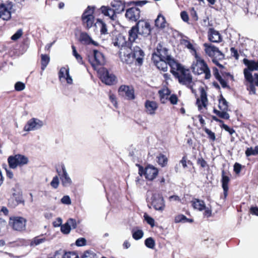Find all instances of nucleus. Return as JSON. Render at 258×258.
Returning a JSON list of instances; mask_svg holds the SVG:
<instances>
[{
  "instance_id": "obj_1",
  "label": "nucleus",
  "mask_w": 258,
  "mask_h": 258,
  "mask_svg": "<svg viewBox=\"0 0 258 258\" xmlns=\"http://www.w3.org/2000/svg\"><path fill=\"white\" fill-rule=\"evenodd\" d=\"M145 57L144 51L137 45L129 46L124 53L120 56L122 62L127 64H132L134 62L136 65L141 66L142 64Z\"/></svg>"
},
{
  "instance_id": "obj_2",
  "label": "nucleus",
  "mask_w": 258,
  "mask_h": 258,
  "mask_svg": "<svg viewBox=\"0 0 258 258\" xmlns=\"http://www.w3.org/2000/svg\"><path fill=\"white\" fill-rule=\"evenodd\" d=\"M195 58L196 62H194L191 66L192 72L195 75L200 76L201 79H209L211 74L207 64L197 53H196Z\"/></svg>"
},
{
  "instance_id": "obj_3",
  "label": "nucleus",
  "mask_w": 258,
  "mask_h": 258,
  "mask_svg": "<svg viewBox=\"0 0 258 258\" xmlns=\"http://www.w3.org/2000/svg\"><path fill=\"white\" fill-rule=\"evenodd\" d=\"M136 166L139 168V174L141 176L144 175L145 178L148 180L153 181L158 175V168L152 165L149 164L145 168L139 164H137Z\"/></svg>"
},
{
  "instance_id": "obj_4",
  "label": "nucleus",
  "mask_w": 258,
  "mask_h": 258,
  "mask_svg": "<svg viewBox=\"0 0 258 258\" xmlns=\"http://www.w3.org/2000/svg\"><path fill=\"white\" fill-rule=\"evenodd\" d=\"M29 162V159L26 156L17 154L10 156L8 158L9 166L11 169H16L17 167H22Z\"/></svg>"
},
{
  "instance_id": "obj_5",
  "label": "nucleus",
  "mask_w": 258,
  "mask_h": 258,
  "mask_svg": "<svg viewBox=\"0 0 258 258\" xmlns=\"http://www.w3.org/2000/svg\"><path fill=\"white\" fill-rule=\"evenodd\" d=\"M88 59L94 69L97 70L98 66H103L105 59L103 54L100 51L94 49L92 52L88 55Z\"/></svg>"
},
{
  "instance_id": "obj_6",
  "label": "nucleus",
  "mask_w": 258,
  "mask_h": 258,
  "mask_svg": "<svg viewBox=\"0 0 258 258\" xmlns=\"http://www.w3.org/2000/svg\"><path fill=\"white\" fill-rule=\"evenodd\" d=\"M228 103L225 98L222 95H220L219 99L218 107L221 110H218L216 108L213 109V112L221 118L228 120L230 118L229 114L227 113L228 111Z\"/></svg>"
},
{
  "instance_id": "obj_7",
  "label": "nucleus",
  "mask_w": 258,
  "mask_h": 258,
  "mask_svg": "<svg viewBox=\"0 0 258 258\" xmlns=\"http://www.w3.org/2000/svg\"><path fill=\"white\" fill-rule=\"evenodd\" d=\"M27 220L21 216H12L10 218L9 225L15 231L22 232L26 229Z\"/></svg>"
},
{
  "instance_id": "obj_8",
  "label": "nucleus",
  "mask_w": 258,
  "mask_h": 258,
  "mask_svg": "<svg viewBox=\"0 0 258 258\" xmlns=\"http://www.w3.org/2000/svg\"><path fill=\"white\" fill-rule=\"evenodd\" d=\"M94 8L88 6L82 15V20L84 26L87 29L91 28L94 23L93 13Z\"/></svg>"
},
{
  "instance_id": "obj_9",
  "label": "nucleus",
  "mask_w": 258,
  "mask_h": 258,
  "mask_svg": "<svg viewBox=\"0 0 258 258\" xmlns=\"http://www.w3.org/2000/svg\"><path fill=\"white\" fill-rule=\"evenodd\" d=\"M127 41L125 36L121 34H118L112 39V43L113 45L120 49V57L127 49L129 48V45H127Z\"/></svg>"
},
{
  "instance_id": "obj_10",
  "label": "nucleus",
  "mask_w": 258,
  "mask_h": 258,
  "mask_svg": "<svg viewBox=\"0 0 258 258\" xmlns=\"http://www.w3.org/2000/svg\"><path fill=\"white\" fill-rule=\"evenodd\" d=\"M56 171L59 176L62 185L63 186H68L71 185L72 181L67 173L64 164L61 163L56 167Z\"/></svg>"
},
{
  "instance_id": "obj_11",
  "label": "nucleus",
  "mask_w": 258,
  "mask_h": 258,
  "mask_svg": "<svg viewBox=\"0 0 258 258\" xmlns=\"http://www.w3.org/2000/svg\"><path fill=\"white\" fill-rule=\"evenodd\" d=\"M230 174L226 172L224 170L222 171L221 183L222 187L223 189V193L221 195L220 198L225 201L228 195L229 184L230 181V178L229 176Z\"/></svg>"
},
{
  "instance_id": "obj_12",
  "label": "nucleus",
  "mask_w": 258,
  "mask_h": 258,
  "mask_svg": "<svg viewBox=\"0 0 258 258\" xmlns=\"http://www.w3.org/2000/svg\"><path fill=\"white\" fill-rule=\"evenodd\" d=\"M168 50L163 47V46L159 43L156 48V51L153 53L152 56H157L156 59H166L169 60L171 56L168 53Z\"/></svg>"
},
{
  "instance_id": "obj_13",
  "label": "nucleus",
  "mask_w": 258,
  "mask_h": 258,
  "mask_svg": "<svg viewBox=\"0 0 258 258\" xmlns=\"http://www.w3.org/2000/svg\"><path fill=\"white\" fill-rule=\"evenodd\" d=\"M152 199L151 204L156 210L162 211L164 210L165 205L162 196L160 195H154Z\"/></svg>"
},
{
  "instance_id": "obj_14",
  "label": "nucleus",
  "mask_w": 258,
  "mask_h": 258,
  "mask_svg": "<svg viewBox=\"0 0 258 258\" xmlns=\"http://www.w3.org/2000/svg\"><path fill=\"white\" fill-rule=\"evenodd\" d=\"M42 125L43 122L42 121L35 118H32L27 121L23 130L24 131L29 132L38 130Z\"/></svg>"
},
{
  "instance_id": "obj_15",
  "label": "nucleus",
  "mask_w": 258,
  "mask_h": 258,
  "mask_svg": "<svg viewBox=\"0 0 258 258\" xmlns=\"http://www.w3.org/2000/svg\"><path fill=\"white\" fill-rule=\"evenodd\" d=\"M24 204V200L23 199L22 195L19 193L13 194L8 199V206L12 208H15L18 205Z\"/></svg>"
},
{
  "instance_id": "obj_16",
  "label": "nucleus",
  "mask_w": 258,
  "mask_h": 258,
  "mask_svg": "<svg viewBox=\"0 0 258 258\" xmlns=\"http://www.w3.org/2000/svg\"><path fill=\"white\" fill-rule=\"evenodd\" d=\"M118 92L121 95H125L128 100H133L135 98L134 90L132 87L121 85L118 89Z\"/></svg>"
},
{
  "instance_id": "obj_17",
  "label": "nucleus",
  "mask_w": 258,
  "mask_h": 258,
  "mask_svg": "<svg viewBox=\"0 0 258 258\" xmlns=\"http://www.w3.org/2000/svg\"><path fill=\"white\" fill-rule=\"evenodd\" d=\"M98 75L101 81H115L116 76L104 68H101L98 71Z\"/></svg>"
},
{
  "instance_id": "obj_18",
  "label": "nucleus",
  "mask_w": 258,
  "mask_h": 258,
  "mask_svg": "<svg viewBox=\"0 0 258 258\" xmlns=\"http://www.w3.org/2000/svg\"><path fill=\"white\" fill-rule=\"evenodd\" d=\"M125 17L131 21L136 22L140 18V10L136 7L128 9L126 11Z\"/></svg>"
},
{
  "instance_id": "obj_19",
  "label": "nucleus",
  "mask_w": 258,
  "mask_h": 258,
  "mask_svg": "<svg viewBox=\"0 0 258 258\" xmlns=\"http://www.w3.org/2000/svg\"><path fill=\"white\" fill-rule=\"evenodd\" d=\"M168 66L170 67L171 73L175 77H179V72L183 68L182 66L176 62L172 57L167 60Z\"/></svg>"
},
{
  "instance_id": "obj_20",
  "label": "nucleus",
  "mask_w": 258,
  "mask_h": 258,
  "mask_svg": "<svg viewBox=\"0 0 258 258\" xmlns=\"http://www.w3.org/2000/svg\"><path fill=\"white\" fill-rule=\"evenodd\" d=\"M208 37L209 40L213 43H219L222 41V37L219 32L213 28L209 29Z\"/></svg>"
},
{
  "instance_id": "obj_21",
  "label": "nucleus",
  "mask_w": 258,
  "mask_h": 258,
  "mask_svg": "<svg viewBox=\"0 0 258 258\" xmlns=\"http://www.w3.org/2000/svg\"><path fill=\"white\" fill-rule=\"evenodd\" d=\"M139 31V34L144 36L150 35L151 32L150 25L149 23L144 21H139L136 24Z\"/></svg>"
},
{
  "instance_id": "obj_22",
  "label": "nucleus",
  "mask_w": 258,
  "mask_h": 258,
  "mask_svg": "<svg viewBox=\"0 0 258 258\" xmlns=\"http://www.w3.org/2000/svg\"><path fill=\"white\" fill-rule=\"evenodd\" d=\"M200 93V99L199 98L197 99V104L199 109H201L202 106L206 108L208 104V98L207 93L203 87H201Z\"/></svg>"
},
{
  "instance_id": "obj_23",
  "label": "nucleus",
  "mask_w": 258,
  "mask_h": 258,
  "mask_svg": "<svg viewBox=\"0 0 258 258\" xmlns=\"http://www.w3.org/2000/svg\"><path fill=\"white\" fill-rule=\"evenodd\" d=\"M139 30L137 25L133 26L128 31V37L127 41V45L129 46L133 45L134 43L138 38V35L139 34Z\"/></svg>"
},
{
  "instance_id": "obj_24",
  "label": "nucleus",
  "mask_w": 258,
  "mask_h": 258,
  "mask_svg": "<svg viewBox=\"0 0 258 258\" xmlns=\"http://www.w3.org/2000/svg\"><path fill=\"white\" fill-rule=\"evenodd\" d=\"M157 56H152V59L157 68L163 72L167 70L168 63L166 59H156Z\"/></svg>"
},
{
  "instance_id": "obj_25",
  "label": "nucleus",
  "mask_w": 258,
  "mask_h": 258,
  "mask_svg": "<svg viewBox=\"0 0 258 258\" xmlns=\"http://www.w3.org/2000/svg\"><path fill=\"white\" fill-rule=\"evenodd\" d=\"M145 107L148 114L153 115L155 113L158 105L155 101L147 100L145 103Z\"/></svg>"
},
{
  "instance_id": "obj_26",
  "label": "nucleus",
  "mask_w": 258,
  "mask_h": 258,
  "mask_svg": "<svg viewBox=\"0 0 258 258\" xmlns=\"http://www.w3.org/2000/svg\"><path fill=\"white\" fill-rule=\"evenodd\" d=\"M80 41L83 44L89 45L92 44L97 46L98 43L92 40L91 37L86 32H82L80 36Z\"/></svg>"
},
{
  "instance_id": "obj_27",
  "label": "nucleus",
  "mask_w": 258,
  "mask_h": 258,
  "mask_svg": "<svg viewBox=\"0 0 258 258\" xmlns=\"http://www.w3.org/2000/svg\"><path fill=\"white\" fill-rule=\"evenodd\" d=\"M191 206L194 209L199 211H203L206 209V204L204 201L197 198H194L191 201Z\"/></svg>"
},
{
  "instance_id": "obj_28",
  "label": "nucleus",
  "mask_w": 258,
  "mask_h": 258,
  "mask_svg": "<svg viewBox=\"0 0 258 258\" xmlns=\"http://www.w3.org/2000/svg\"><path fill=\"white\" fill-rule=\"evenodd\" d=\"M179 77H175L178 81H192V76L190 71L183 68L179 72Z\"/></svg>"
},
{
  "instance_id": "obj_29",
  "label": "nucleus",
  "mask_w": 258,
  "mask_h": 258,
  "mask_svg": "<svg viewBox=\"0 0 258 258\" xmlns=\"http://www.w3.org/2000/svg\"><path fill=\"white\" fill-rule=\"evenodd\" d=\"M111 7L114 9L116 13L119 14L124 11V3L119 0H114L111 3Z\"/></svg>"
},
{
  "instance_id": "obj_30",
  "label": "nucleus",
  "mask_w": 258,
  "mask_h": 258,
  "mask_svg": "<svg viewBox=\"0 0 258 258\" xmlns=\"http://www.w3.org/2000/svg\"><path fill=\"white\" fill-rule=\"evenodd\" d=\"M204 46L205 48V50L206 54L210 57H213L218 48L214 45L206 43L204 44Z\"/></svg>"
},
{
  "instance_id": "obj_31",
  "label": "nucleus",
  "mask_w": 258,
  "mask_h": 258,
  "mask_svg": "<svg viewBox=\"0 0 258 258\" xmlns=\"http://www.w3.org/2000/svg\"><path fill=\"white\" fill-rule=\"evenodd\" d=\"M102 13L105 16H108L112 20L114 19L115 14L116 13L113 8L108 7L102 6L101 8Z\"/></svg>"
},
{
  "instance_id": "obj_32",
  "label": "nucleus",
  "mask_w": 258,
  "mask_h": 258,
  "mask_svg": "<svg viewBox=\"0 0 258 258\" xmlns=\"http://www.w3.org/2000/svg\"><path fill=\"white\" fill-rule=\"evenodd\" d=\"M59 80L63 78L66 81H73L72 77L69 74V69L66 67L61 68L58 73Z\"/></svg>"
},
{
  "instance_id": "obj_33",
  "label": "nucleus",
  "mask_w": 258,
  "mask_h": 258,
  "mask_svg": "<svg viewBox=\"0 0 258 258\" xmlns=\"http://www.w3.org/2000/svg\"><path fill=\"white\" fill-rule=\"evenodd\" d=\"M243 61L244 64L247 66V69L251 71L258 70V60L255 61L254 60L244 58Z\"/></svg>"
},
{
  "instance_id": "obj_34",
  "label": "nucleus",
  "mask_w": 258,
  "mask_h": 258,
  "mask_svg": "<svg viewBox=\"0 0 258 258\" xmlns=\"http://www.w3.org/2000/svg\"><path fill=\"white\" fill-rule=\"evenodd\" d=\"M212 118L213 120H215L216 122L222 123V125H221V127L224 128L226 131L228 132L230 134V135H231L233 133H235V130L233 128H231L227 124H224L223 121L218 118L217 116L213 115L212 116Z\"/></svg>"
},
{
  "instance_id": "obj_35",
  "label": "nucleus",
  "mask_w": 258,
  "mask_h": 258,
  "mask_svg": "<svg viewBox=\"0 0 258 258\" xmlns=\"http://www.w3.org/2000/svg\"><path fill=\"white\" fill-rule=\"evenodd\" d=\"M170 91L169 89H163L158 91L160 96V100L161 103H165L167 99L168 96L170 94Z\"/></svg>"
},
{
  "instance_id": "obj_36",
  "label": "nucleus",
  "mask_w": 258,
  "mask_h": 258,
  "mask_svg": "<svg viewBox=\"0 0 258 258\" xmlns=\"http://www.w3.org/2000/svg\"><path fill=\"white\" fill-rule=\"evenodd\" d=\"M156 27L160 28H164L166 27V20L165 17L161 14H159L155 21Z\"/></svg>"
},
{
  "instance_id": "obj_37",
  "label": "nucleus",
  "mask_w": 258,
  "mask_h": 258,
  "mask_svg": "<svg viewBox=\"0 0 258 258\" xmlns=\"http://www.w3.org/2000/svg\"><path fill=\"white\" fill-rule=\"evenodd\" d=\"M156 158L157 163L162 167H165L167 165L168 159L165 155L160 153Z\"/></svg>"
},
{
  "instance_id": "obj_38",
  "label": "nucleus",
  "mask_w": 258,
  "mask_h": 258,
  "mask_svg": "<svg viewBox=\"0 0 258 258\" xmlns=\"http://www.w3.org/2000/svg\"><path fill=\"white\" fill-rule=\"evenodd\" d=\"M95 25L99 27L100 29V33L101 34H107V29L106 25L101 20H98Z\"/></svg>"
},
{
  "instance_id": "obj_39",
  "label": "nucleus",
  "mask_w": 258,
  "mask_h": 258,
  "mask_svg": "<svg viewBox=\"0 0 258 258\" xmlns=\"http://www.w3.org/2000/svg\"><path fill=\"white\" fill-rule=\"evenodd\" d=\"M81 258H97V255L93 250L89 249L84 251Z\"/></svg>"
},
{
  "instance_id": "obj_40",
  "label": "nucleus",
  "mask_w": 258,
  "mask_h": 258,
  "mask_svg": "<svg viewBox=\"0 0 258 258\" xmlns=\"http://www.w3.org/2000/svg\"><path fill=\"white\" fill-rule=\"evenodd\" d=\"M46 241L45 237H42V236H38L34 237L31 241V245H37L42 243Z\"/></svg>"
},
{
  "instance_id": "obj_41",
  "label": "nucleus",
  "mask_w": 258,
  "mask_h": 258,
  "mask_svg": "<svg viewBox=\"0 0 258 258\" xmlns=\"http://www.w3.org/2000/svg\"><path fill=\"white\" fill-rule=\"evenodd\" d=\"M41 69L44 70L47 64H48L50 58L48 55L46 54H41Z\"/></svg>"
},
{
  "instance_id": "obj_42",
  "label": "nucleus",
  "mask_w": 258,
  "mask_h": 258,
  "mask_svg": "<svg viewBox=\"0 0 258 258\" xmlns=\"http://www.w3.org/2000/svg\"><path fill=\"white\" fill-rule=\"evenodd\" d=\"M11 17V13L8 10H0V18L4 20H8Z\"/></svg>"
},
{
  "instance_id": "obj_43",
  "label": "nucleus",
  "mask_w": 258,
  "mask_h": 258,
  "mask_svg": "<svg viewBox=\"0 0 258 258\" xmlns=\"http://www.w3.org/2000/svg\"><path fill=\"white\" fill-rule=\"evenodd\" d=\"M245 85L247 87V90L249 92L250 94H255V85L254 82H246Z\"/></svg>"
},
{
  "instance_id": "obj_44",
  "label": "nucleus",
  "mask_w": 258,
  "mask_h": 258,
  "mask_svg": "<svg viewBox=\"0 0 258 258\" xmlns=\"http://www.w3.org/2000/svg\"><path fill=\"white\" fill-rule=\"evenodd\" d=\"M61 256L62 258H79L75 251H66L63 254L61 253Z\"/></svg>"
},
{
  "instance_id": "obj_45",
  "label": "nucleus",
  "mask_w": 258,
  "mask_h": 258,
  "mask_svg": "<svg viewBox=\"0 0 258 258\" xmlns=\"http://www.w3.org/2000/svg\"><path fill=\"white\" fill-rule=\"evenodd\" d=\"M203 130L208 135V138L210 141L214 142L216 140V136L214 132L206 127H203Z\"/></svg>"
},
{
  "instance_id": "obj_46",
  "label": "nucleus",
  "mask_w": 258,
  "mask_h": 258,
  "mask_svg": "<svg viewBox=\"0 0 258 258\" xmlns=\"http://www.w3.org/2000/svg\"><path fill=\"white\" fill-rule=\"evenodd\" d=\"M220 73L222 77V79L224 81L233 80V76L231 75L229 73L227 72L226 70H220Z\"/></svg>"
},
{
  "instance_id": "obj_47",
  "label": "nucleus",
  "mask_w": 258,
  "mask_h": 258,
  "mask_svg": "<svg viewBox=\"0 0 258 258\" xmlns=\"http://www.w3.org/2000/svg\"><path fill=\"white\" fill-rule=\"evenodd\" d=\"M145 245L151 249H153L155 246V242L152 237H149L145 240Z\"/></svg>"
},
{
  "instance_id": "obj_48",
  "label": "nucleus",
  "mask_w": 258,
  "mask_h": 258,
  "mask_svg": "<svg viewBox=\"0 0 258 258\" xmlns=\"http://www.w3.org/2000/svg\"><path fill=\"white\" fill-rule=\"evenodd\" d=\"M144 235V232L142 230H137L136 231H132V236L134 239L139 240L142 238Z\"/></svg>"
},
{
  "instance_id": "obj_49",
  "label": "nucleus",
  "mask_w": 258,
  "mask_h": 258,
  "mask_svg": "<svg viewBox=\"0 0 258 258\" xmlns=\"http://www.w3.org/2000/svg\"><path fill=\"white\" fill-rule=\"evenodd\" d=\"M197 163L202 168L209 167L207 161L203 157L198 158L197 160Z\"/></svg>"
},
{
  "instance_id": "obj_50",
  "label": "nucleus",
  "mask_w": 258,
  "mask_h": 258,
  "mask_svg": "<svg viewBox=\"0 0 258 258\" xmlns=\"http://www.w3.org/2000/svg\"><path fill=\"white\" fill-rule=\"evenodd\" d=\"M13 7V3L12 2H7L6 4H0V10H8L11 12V10L12 9Z\"/></svg>"
},
{
  "instance_id": "obj_51",
  "label": "nucleus",
  "mask_w": 258,
  "mask_h": 258,
  "mask_svg": "<svg viewBox=\"0 0 258 258\" xmlns=\"http://www.w3.org/2000/svg\"><path fill=\"white\" fill-rule=\"evenodd\" d=\"M186 219V217L183 214H178L174 217V222L178 223H185V220Z\"/></svg>"
},
{
  "instance_id": "obj_52",
  "label": "nucleus",
  "mask_w": 258,
  "mask_h": 258,
  "mask_svg": "<svg viewBox=\"0 0 258 258\" xmlns=\"http://www.w3.org/2000/svg\"><path fill=\"white\" fill-rule=\"evenodd\" d=\"M251 72V71L247 69H244V74L246 81H254Z\"/></svg>"
},
{
  "instance_id": "obj_53",
  "label": "nucleus",
  "mask_w": 258,
  "mask_h": 258,
  "mask_svg": "<svg viewBox=\"0 0 258 258\" xmlns=\"http://www.w3.org/2000/svg\"><path fill=\"white\" fill-rule=\"evenodd\" d=\"M72 48L73 49V55L76 57V59L78 61L79 63H82L83 60L82 56L77 52L76 47L75 46L72 45Z\"/></svg>"
},
{
  "instance_id": "obj_54",
  "label": "nucleus",
  "mask_w": 258,
  "mask_h": 258,
  "mask_svg": "<svg viewBox=\"0 0 258 258\" xmlns=\"http://www.w3.org/2000/svg\"><path fill=\"white\" fill-rule=\"evenodd\" d=\"M71 226L68 223L61 225L60 228L61 231L64 234H69L71 231Z\"/></svg>"
},
{
  "instance_id": "obj_55",
  "label": "nucleus",
  "mask_w": 258,
  "mask_h": 258,
  "mask_svg": "<svg viewBox=\"0 0 258 258\" xmlns=\"http://www.w3.org/2000/svg\"><path fill=\"white\" fill-rule=\"evenodd\" d=\"M109 100L110 102L113 104V106L117 108L118 107V104L117 101V98L115 95L112 94L111 92H109Z\"/></svg>"
},
{
  "instance_id": "obj_56",
  "label": "nucleus",
  "mask_w": 258,
  "mask_h": 258,
  "mask_svg": "<svg viewBox=\"0 0 258 258\" xmlns=\"http://www.w3.org/2000/svg\"><path fill=\"white\" fill-rule=\"evenodd\" d=\"M179 162L182 164V166L184 168L187 167V163L189 164H192V162L190 160H187L186 155L183 156Z\"/></svg>"
},
{
  "instance_id": "obj_57",
  "label": "nucleus",
  "mask_w": 258,
  "mask_h": 258,
  "mask_svg": "<svg viewBox=\"0 0 258 258\" xmlns=\"http://www.w3.org/2000/svg\"><path fill=\"white\" fill-rule=\"evenodd\" d=\"M213 75L215 76V78L218 81H224L222 79V77L221 76V74L219 73V70L216 68H213Z\"/></svg>"
},
{
  "instance_id": "obj_58",
  "label": "nucleus",
  "mask_w": 258,
  "mask_h": 258,
  "mask_svg": "<svg viewBox=\"0 0 258 258\" xmlns=\"http://www.w3.org/2000/svg\"><path fill=\"white\" fill-rule=\"evenodd\" d=\"M75 243L78 246H83L87 244V241L85 238L81 237L77 239Z\"/></svg>"
},
{
  "instance_id": "obj_59",
  "label": "nucleus",
  "mask_w": 258,
  "mask_h": 258,
  "mask_svg": "<svg viewBox=\"0 0 258 258\" xmlns=\"http://www.w3.org/2000/svg\"><path fill=\"white\" fill-rule=\"evenodd\" d=\"M25 88V84L21 82H17L15 85V89L17 91H21L24 90Z\"/></svg>"
},
{
  "instance_id": "obj_60",
  "label": "nucleus",
  "mask_w": 258,
  "mask_h": 258,
  "mask_svg": "<svg viewBox=\"0 0 258 258\" xmlns=\"http://www.w3.org/2000/svg\"><path fill=\"white\" fill-rule=\"evenodd\" d=\"M51 186L54 188H57L59 185V179L57 176L53 177L50 182Z\"/></svg>"
},
{
  "instance_id": "obj_61",
  "label": "nucleus",
  "mask_w": 258,
  "mask_h": 258,
  "mask_svg": "<svg viewBox=\"0 0 258 258\" xmlns=\"http://www.w3.org/2000/svg\"><path fill=\"white\" fill-rule=\"evenodd\" d=\"M145 219L147 223L149 224L152 227H153L155 225V220L151 217L148 215L144 216Z\"/></svg>"
},
{
  "instance_id": "obj_62",
  "label": "nucleus",
  "mask_w": 258,
  "mask_h": 258,
  "mask_svg": "<svg viewBox=\"0 0 258 258\" xmlns=\"http://www.w3.org/2000/svg\"><path fill=\"white\" fill-rule=\"evenodd\" d=\"M224 58V54L219 50V48H218V50L216 51L214 56L213 57V59H219L221 60L223 59Z\"/></svg>"
},
{
  "instance_id": "obj_63",
  "label": "nucleus",
  "mask_w": 258,
  "mask_h": 258,
  "mask_svg": "<svg viewBox=\"0 0 258 258\" xmlns=\"http://www.w3.org/2000/svg\"><path fill=\"white\" fill-rule=\"evenodd\" d=\"M23 34L22 29H19L12 37L11 39L13 40H17L20 38Z\"/></svg>"
},
{
  "instance_id": "obj_64",
  "label": "nucleus",
  "mask_w": 258,
  "mask_h": 258,
  "mask_svg": "<svg viewBox=\"0 0 258 258\" xmlns=\"http://www.w3.org/2000/svg\"><path fill=\"white\" fill-rule=\"evenodd\" d=\"M204 210V212L203 213V215L204 217L209 218L212 216V210L211 208L207 207L206 206V209Z\"/></svg>"
}]
</instances>
